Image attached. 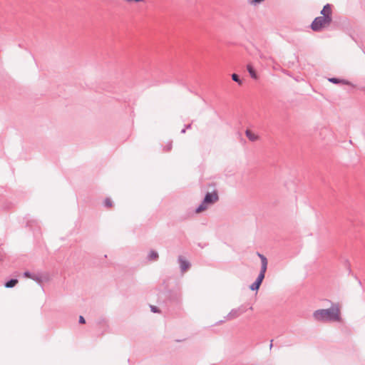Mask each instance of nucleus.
<instances>
[{"instance_id": "obj_14", "label": "nucleus", "mask_w": 365, "mask_h": 365, "mask_svg": "<svg viewBox=\"0 0 365 365\" xmlns=\"http://www.w3.org/2000/svg\"><path fill=\"white\" fill-rule=\"evenodd\" d=\"M79 322L81 324H85L86 322L84 318L82 316L79 317Z\"/></svg>"}, {"instance_id": "obj_3", "label": "nucleus", "mask_w": 365, "mask_h": 365, "mask_svg": "<svg viewBox=\"0 0 365 365\" xmlns=\"http://www.w3.org/2000/svg\"><path fill=\"white\" fill-rule=\"evenodd\" d=\"M257 255L261 259L262 267H261L260 273H259L257 280L250 286V289L253 291L259 289V288L264 278V274L267 271V263H268L267 258L264 255H262L259 253H258Z\"/></svg>"}, {"instance_id": "obj_15", "label": "nucleus", "mask_w": 365, "mask_h": 365, "mask_svg": "<svg viewBox=\"0 0 365 365\" xmlns=\"http://www.w3.org/2000/svg\"><path fill=\"white\" fill-rule=\"evenodd\" d=\"M152 310H153V312H157V311L155 310V307H152Z\"/></svg>"}, {"instance_id": "obj_11", "label": "nucleus", "mask_w": 365, "mask_h": 365, "mask_svg": "<svg viewBox=\"0 0 365 365\" xmlns=\"http://www.w3.org/2000/svg\"><path fill=\"white\" fill-rule=\"evenodd\" d=\"M24 275L26 278H31L34 280H37V278L35 276L31 275V273L29 272H25Z\"/></svg>"}, {"instance_id": "obj_2", "label": "nucleus", "mask_w": 365, "mask_h": 365, "mask_svg": "<svg viewBox=\"0 0 365 365\" xmlns=\"http://www.w3.org/2000/svg\"><path fill=\"white\" fill-rule=\"evenodd\" d=\"M322 16L314 19L311 24V28L314 31H319L322 29L327 27L332 20V11L331 6L327 4L321 11Z\"/></svg>"}, {"instance_id": "obj_12", "label": "nucleus", "mask_w": 365, "mask_h": 365, "mask_svg": "<svg viewBox=\"0 0 365 365\" xmlns=\"http://www.w3.org/2000/svg\"><path fill=\"white\" fill-rule=\"evenodd\" d=\"M329 81L330 82L334 83H338L344 82V81H341V80H339V79L335 78H329Z\"/></svg>"}, {"instance_id": "obj_6", "label": "nucleus", "mask_w": 365, "mask_h": 365, "mask_svg": "<svg viewBox=\"0 0 365 365\" xmlns=\"http://www.w3.org/2000/svg\"><path fill=\"white\" fill-rule=\"evenodd\" d=\"M247 71L249 72L250 76L252 78H254L255 80L258 79V75L251 64H248L247 66Z\"/></svg>"}, {"instance_id": "obj_1", "label": "nucleus", "mask_w": 365, "mask_h": 365, "mask_svg": "<svg viewBox=\"0 0 365 365\" xmlns=\"http://www.w3.org/2000/svg\"><path fill=\"white\" fill-rule=\"evenodd\" d=\"M314 320L317 322H340L341 312L336 304L332 305L329 309L316 310L313 313Z\"/></svg>"}, {"instance_id": "obj_13", "label": "nucleus", "mask_w": 365, "mask_h": 365, "mask_svg": "<svg viewBox=\"0 0 365 365\" xmlns=\"http://www.w3.org/2000/svg\"><path fill=\"white\" fill-rule=\"evenodd\" d=\"M105 205L106 206H107L108 207H112V202L110 199H106L105 200Z\"/></svg>"}, {"instance_id": "obj_10", "label": "nucleus", "mask_w": 365, "mask_h": 365, "mask_svg": "<svg viewBox=\"0 0 365 365\" xmlns=\"http://www.w3.org/2000/svg\"><path fill=\"white\" fill-rule=\"evenodd\" d=\"M158 257V255L156 252L152 251L150 253L149 257L150 259L154 260L156 259Z\"/></svg>"}, {"instance_id": "obj_4", "label": "nucleus", "mask_w": 365, "mask_h": 365, "mask_svg": "<svg viewBox=\"0 0 365 365\" xmlns=\"http://www.w3.org/2000/svg\"><path fill=\"white\" fill-rule=\"evenodd\" d=\"M218 194L217 191L207 192L203 202L197 208L196 212L200 213L207 209L206 205L212 204L218 200Z\"/></svg>"}, {"instance_id": "obj_5", "label": "nucleus", "mask_w": 365, "mask_h": 365, "mask_svg": "<svg viewBox=\"0 0 365 365\" xmlns=\"http://www.w3.org/2000/svg\"><path fill=\"white\" fill-rule=\"evenodd\" d=\"M245 135L247 137V138L252 142L257 141L259 139V136L256 133L252 131L251 130H246Z\"/></svg>"}, {"instance_id": "obj_7", "label": "nucleus", "mask_w": 365, "mask_h": 365, "mask_svg": "<svg viewBox=\"0 0 365 365\" xmlns=\"http://www.w3.org/2000/svg\"><path fill=\"white\" fill-rule=\"evenodd\" d=\"M179 261L182 271L185 272L190 267V263L182 257L179 259Z\"/></svg>"}, {"instance_id": "obj_8", "label": "nucleus", "mask_w": 365, "mask_h": 365, "mask_svg": "<svg viewBox=\"0 0 365 365\" xmlns=\"http://www.w3.org/2000/svg\"><path fill=\"white\" fill-rule=\"evenodd\" d=\"M17 283H18V280L17 279H11L10 281L7 282L5 284V287L6 288H11V287H14V286H16V284Z\"/></svg>"}, {"instance_id": "obj_9", "label": "nucleus", "mask_w": 365, "mask_h": 365, "mask_svg": "<svg viewBox=\"0 0 365 365\" xmlns=\"http://www.w3.org/2000/svg\"><path fill=\"white\" fill-rule=\"evenodd\" d=\"M232 80H233V81H235V82H237L238 84L242 85V81L239 78V76H238L237 74L233 73V74L232 75Z\"/></svg>"}]
</instances>
